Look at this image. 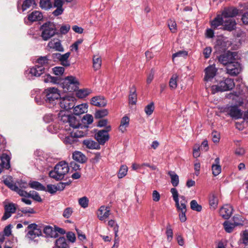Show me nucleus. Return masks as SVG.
Returning <instances> with one entry per match:
<instances>
[{
	"instance_id": "nucleus-1",
	"label": "nucleus",
	"mask_w": 248,
	"mask_h": 248,
	"mask_svg": "<svg viewBox=\"0 0 248 248\" xmlns=\"http://www.w3.org/2000/svg\"><path fill=\"white\" fill-rule=\"evenodd\" d=\"M3 182L9 188L17 193L20 196L31 198L38 202H41L42 201L38 193L35 191H31L28 193L24 190L20 189L13 183L10 179H5Z\"/></svg>"
},
{
	"instance_id": "nucleus-2",
	"label": "nucleus",
	"mask_w": 248,
	"mask_h": 248,
	"mask_svg": "<svg viewBox=\"0 0 248 248\" xmlns=\"http://www.w3.org/2000/svg\"><path fill=\"white\" fill-rule=\"evenodd\" d=\"M69 171V167L68 164L65 161H61L56 165L53 170L49 172V175L57 181L61 180Z\"/></svg>"
},
{
	"instance_id": "nucleus-3",
	"label": "nucleus",
	"mask_w": 248,
	"mask_h": 248,
	"mask_svg": "<svg viewBox=\"0 0 248 248\" xmlns=\"http://www.w3.org/2000/svg\"><path fill=\"white\" fill-rule=\"evenodd\" d=\"M41 36L43 40L47 41L57 33L55 24L51 22L44 23L40 27Z\"/></svg>"
},
{
	"instance_id": "nucleus-4",
	"label": "nucleus",
	"mask_w": 248,
	"mask_h": 248,
	"mask_svg": "<svg viewBox=\"0 0 248 248\" xmlns=\"http://www.w3.org/2000/svg\"><path fill=\"white\" fill-rule=\"evenodd\" d=\"M235 86L234 81L232 78H227L221 80L217 85L211 87L212 92L215 93L218 92H225L232 90Z\"/></svg>"
},
{
	"instance_id": "nucleus-5",
	"label": "nucleus",
	"mask_w": 248,
	"mask_h": 248,
	"mask_svg": "<svg viewBox=\"0 0 248 248\" xmlns=\"http://www.w3.org/2000/svg\"><path fill=\"white\" fill-rule=\"evenodd\" d=\"M78 80L73 76L67 77L62 82L63 88L69 92L76 91L78 88Z\"/></svg>"
},
{
	"instance_id": "nucleus-6",
	"label": "nucleus",
	"mask_w": 248,
	"mask_h": 248,
	"mask_svg": "<svg viewBox=\"0 0 248 248\" xmlns=\"http://www.w3.org/2000/svg\"><path fill=\"white\" fill-rule=\"evenodd\" d=\"M44 93L46 102L53 104L55 100L60 98L59 90L55 87H50L45 90Z\"/></svg>"
},
{
	"instance_id": "nucleus-7",
	"label": "nucleus",
	"mask_w": 248,
	"mask_h": 248,
	"mask_svg": "<svg viewBox=\"0 0 248 248\" xmlns=\"http://www.w3.org/2000/svg\"><path fill=\"white\" fill-rule=\"evenodd\" d=\"M28 231L26 235V237L31 241H35L34 239L37 237L42 235V231L38 228V225L35 223L29 224L25 232Z\"/></svg>"
},
{
	"instance_id": "nucleus-8",
	"label": "nucleus",
	"mask_w": 248,
	"mask_h": 248,
	"mask_svg": "<svg viewBox=\"0 0 248 248\" xmlns=\"http://www.w3.org/2000/svg\"><path fill=\"white\" fill-rule=\"evenodd\" d=\"M111 130L110 125L107 126L105 129L99 130L95 134V138L99 144L104 145L109 138L108 132Z\"/></svg>"
},
{
	"instance_id": "nucleus-9",
	"label": "nucleus",
	"mask_w": 248,
	"mask_h": 248,
	"mask_svg": "<svg viewBox=\"0 0 248 248\" xmlns=\"http://www.w3.org/2000/svg\"><path fill=\"white\" fill-rule=\"evenodd\" d=\"M76 98L71 96H66L62 98L60 97V106L61 108L69 110L74 108L75 105Z\"/></svg>"
},
{
	"instance_id": "nucleus-10",
	"label": "nucleus",
	"mask_w": 248,
	"mask_h": 248,
	"mask_svg": "<svg viewBox=\"0 0 248 248\" xmlns=\"http://www.w3.org/2000/svg\"><path fill=\"white\" fill-rule=\"evenodd\" d=\"M236 55L235 52L228 51L223 54H221L218 57V62L223 65L227 66L229 63L235 60V57Z\"/></svg>"
},
{
	"instance_id": "nucleus-11",
	"label": "nucleus",
	"mask_w": 248,
	"mask_h": 248,
	"mask_svg": "<svg viewBox=\"0 0 248 248\" xmlns=\"http://www.w3.org/2000/svg\"><path fill=\"white\" fill-rule=\"evenodd\" d=\"M223 111L235 119L241 118L243 115L241 110L236 105L228 106L224 108Z\"/></svg>"
},
{
	"instance_id": "nucleus-12",
	"label": "nucleus",
	"mask_w": 248,
	"mask_h": 248,
	"mask_svg": "<svg viewBox=\"0 0 248 248\" xmlns=\"http://www.w3.org/2000/svg\"><path fill=\"white\" fill-rule=\"evenodd\" d=\"M226 70L227 73L231 76H236L239 74L241 70V65L234 60L227 66Z\"/></svg>"
},
{
	"instance_id": "nucleus-13",
	"label": "nucleus",
	"mask_w": 248,
	"mask_h": 248,
	"mask_svg": "<svg viewBox=\"0 0 248 248\" xmlns=\"http://www.w3.org/2000/svg\"><path fill=\"white\" fill-rule=\"evenodd\" d=\"M36 5L34 0H24L22 4L20 3L19 1H17V8L20 12H24L27 9L32 6L34 8Z\"/></svg>"
},
{
	"instance_id": "nucleus-14",
	"label": "nucleus",
	"mask_w": 248,
	"mask_h": 248,
	"mask_svg": "<svg viewBox=\"0 0 248 248\" xmlns=\"http://www.w3.org/2000/svg\"><path fill=\"white\" fill-rule=\"evenodd\" d=\"M217 69L215 65H210L206 67L205 70L204 80L206 81H210L216 76Z\"/></svg>"
},
{
	"instance_id": "nucleus-15",
	"label": "nucleus",
	"mask_w": 248,
	"mask_h": 248,
	"mask_svg": "<svg viewBox=\"0 0 248 248\" xmlns=\"http://www.w3.org/2000/svg\"><path fill=\"white\" fill-rule=\"evenodd\" d=\"M48 56H40L36 61V65L40 68H44V71L48 69L51 62Z\"/></svg>"
},
{
	"instance_id": "nucleus-16",
	"label": "nucleus",
	"mask_w": 248,
	"mask_h": 248,
	"mask_svg": "<svg viewBox=\"0 0 248 248\" xmlns=\"http://www.w3.org/2000/svg\"><path fill=\"white\" fill-rule=\"evenodd\" d=\"M97 217L101 221H106L110 214L109 208L105 206H101L98 210Z\"/></svg>"
},
{
	"instance_id": "nucleus-17",
	"label": "nucleus",
	"mask_w": 248,
	"mask_h": 248,
	"mask_svg": "<svg viewBox=\"0 0 248 248\" xmlns=\"http://www.w3.org/2000/svg\"><path fill=\"white\" fill-rule=\"evenodd\" d=\"M16 204L13 203H9L5 206V213L2 217V220H6L9 218L12 214L15 213L16 210Z\"/></svg>"
},
{
	"instance_id": "nucleus-18",
	"label": "nucleus",
	"mask_w": 248,
	"mask_h": 248,
	"mask_svg": "<svg viewBox=\"0 0 248 248\" xmlns=\"http://www.w3.org/2000/svg\"><path fill=\"white\" fill-rule=\"evenodd\" d=\"M232 211L233 209L231 205L226 204L220 208L219 214L223 218L227 219L231 216Z\"/></svg>"
},
{
	"instance_id": "nucleus-19",
	"label": "nucleus",
	"mask_w": 248,
	"mask_h": 248,
	"mask_svg": "<svg viewBox=\"0 0 248 248\" xmlns=\"http://www.w3.org/2000/svg\"><path fill=\"white\" fill-rule=\"evenodd\" d=\"M238 10L233 7L226 8L222 11L221 15L224 19L232 18L238 14Z\"/></svg>"
},
{
	"instance_id": "nucleus-20",
	"label": "nucleus",
	"mask_w": 248,
	"mask_h": 248,
	"mask_svg": "<svg viewBox=\"0 0 248 248\" xmlns=\"http://www.w3.org/2000/svg\"><path fill=\"white\" fill-rule=\"evenodd\" d=\"M91 104L98 107H104L107 104V101L103 96L99 95L93 97Z\"/></svg>"
},
{
	"instance_id": "nucleus-21",
	"label": "nucleus",
	"mask_w": 248,
	"mask_h": 248,
	"mask_svg": "<svg viewBox=\"0 0 248 248\" xmlns=\"http://www.w3.org/2000/svg\"><path fill=\"white\" fill-rule=\"evenodd\" d=\"M45 72L44 71V68H40L36 65L30 68L28 71H26L27 74L29 75H30V77H38L44 73Z\"/></svg>"
},
{
	"instance_id": "nucleus-22",
	"label": "nucleus",
	"mask_w": 248,
	"mask_h": 248,
	"mask_svg": "<svg viewBox=\"0 0 248 248\" xmlns=\"http://www.w3.org/2000/svg\"><path fill=\"white\" fill-rule=\"evenodd\" d=\"M47 47L60 52H63L64 51L60 40L58 39H54L49 42L47 44Z\"/></svg>"
},
{
	"instance_id": "nucleus-23",
	"label": "nucleus",
	"mask_w": 248,
	"mask_h": 248,
	"mask_svg": "<svg viewBox=\"0 0 248 248\" xmlns=\"http://www.w3.org/2000/svg\"><path fill=\"white\" fill-rule=\"evenodd\" d=\"M236 21L233 18L225 19L223 24V29L228 31H232L235 29Z\"/></svg>"
},
{
	"instance_id": "nucleus-24",
	"label": "nucleus",
	"mask_w": 248,
	"mask_h": 248,
	"mask_svg": "<svg viewBox=\"0 0 248 248\" xmlns=\"http://www.w3.org/2000/svg\"><path fill=\"white\" fill-rule=\"evenodd\" d=\"M224 18L221 15H218L212 21H210V25L212 28L217 29L221 25L223 26Z\"/></svg>"
},
{
	"instance_id": "nucleus-25",
	"label": "nucleus",
	"mask_w": 248,
	"mask_h": 248,
	"mask_svg": "<svg viewBox=\"0 0 248 248\" xmlns=\"http://www.w3.org/2000/svg\"><path fill=\"white\" fill-rule=\"evenodd\" d=\"M72 157L74 160L80 163H84L87 160L86 156L82 153L78 151L73 153Z\"/></svg>"
},
{
	"instance_id": "nucleus-26",
	"label": "nucleus",
	"mask_w": 248,
	"mask_h": 248,
	"mask_svg": "<svg viewBox=\"0 0 248 248\" xmlns=\"http://www.w3.org/2000/svg\"><path fill=\"white\" fill-rule=\"evenodd\" d=\"M43 17V15L41 12L34 11L28 16V19L32 22L41 20Z\"/></svg>"
},
{
	"instance_id": "nucleus-27",
	"label": "nucleus",
	"mask_w": 248,
	"mask_h": 248,
	"mask_svg": "<svg viewBox=\"0 0 248 248\" xmlns=\"http://www.w3.org/2000/svg\"><path fill=\"white\" fill-rule=\"evenodd\" d=\"M73 113L76 115H79L87 111L88 106L86 104H81L74 107Z\"/></svg>"
},
{
	"instance_id": "nucleus-28",
	"label": "nucleus",
	"mask_w": 248,
	"mask_h": 248,
	"mask_svg": "<svg viewBox=\"0 0 248 248\" xmlns=\"http://www.w3.org/2000/svg\"><path fill=\"white\" fill-rule=\"evenodd\" d=\"M83 144L88 149H99L100 148V144L92 140H85L83 141Z\"/></svg>"
},
{
	"instance_id": "nucleus-29",
	"label": "nucleus",
	"mask_w": 248,
	"mask_h": 248,
	"mask_svg": "<svg viewBox=\"0 0 248 248\" xmlns=\"http://www.w3.org/2000/svg\"><path fill=\"white\" fill-rule=\"evenodd\" d=\"M220 159L217 157L215 160V164L212 165V173L214 176L218 175L221 171V168L219 165Z\"/></svg>"
},
{
	"instance_id": "nucleus-30",
	"label": "nucleus",
	"mask_w": 248,
	"mask_h": 248,
	"mask_svg": "<svg viewBox=\"0 0 248 248\" xmlns=\"http://www.w3.org/2000/svg\"><path fill=\"white\" fill-rule=\"evenodd\" d=\"M129 117L126 116H124L122 118L119 129L122 133L126 131V128L129 124Z\"/></svg>"
},
{
	"instance_id": "nucleus-31",
	"label": "nucleus",
	"mask_w": 248,
	"mask_h": 248,
	"mask_svg": "<svg viewBox=\"0 0 248 248\" xmlns=\"http://www.w3.org/2000/svg\"><path fill=\"white\" fill-rule=\"evenodd\" d=\"M68 242L64 237H60L55 241V246L57 248H69Z\"/></svg>"
},
{
	"instance_id": "nucleus-32",
	"label": "nucleus",
	"mask_w": 248,
	"mask_h": 248,
	"mask_svg": "<svg viewBox=\"0 0 248 248\" xmlns=\"http://www.w3.org/2000/svg\"><path fill=\"white\" fill-rule=\"evenodd\" d=\"M62 140L65 144H76L78 141V139L75 138L71 132L68 135L65 136L64 138H63Z\"/></svg>"
},
{
	"instance_id": "nucleus-33",
	"label": "nucleus",
	"mask_w": 248,
	"mask_h": 248,
	"mask_svg": "<svg viewBox=\"0 0 248 248\" xmlns=\"http://www.w3.org/2000/svg\"><path fill=\"white\" fill-rule=\"evenodd\" d=\"M136 94V89L135 86H133L130 91L129 95V103L132 105H135L136 103L137 97Z\"/></svg>"
},
{
	"instance_id": "nucleus-34",
	"label": "nucleus",
	"mask_w": 248,
	"mask_h": 248,
	"mask_svg": "<svg viewBox=\"0 0 248 248\" xmlns=\"http://www.w3.org/2000/svg\"><path fill=\"white\" fill-rule=\"evenodd\" d=\"M1 164L4 168L8 169L10 167V157L6 154H2L1 156Z\"/></svg>"
},
{
	"instance_id": "nucleus-35",
	"label": "nucleus",
	"mask_w": 248,
	"mask_h": 248,
	"mask_svg": "<svg viewBox=\"0 0 248 248\" xmlns=\"http://www.w3.org/2000/svg\"><path fill=\"white\" fill-rule=\"evenodd\" d=\"M44 233L48 237L56 238L57 235L54 228L49 226H46L44 228Z\"/></svg>"
},
{
	"instance_id": "nucleus-36",
	"label": "nucleus",
	"mask_w": 248,
	"mask_h": 248,
	"mask_svg": "<svg viewBox=\"0 0 248 248\" xmlns=\"http://www.w3.org/2000/svg\"><path fill=\"white\" fill-rule=\"evenodd\" d=\"M168 174L170 177L171 183L172 186L174 187L177 186L179 182L178 175L175 172L172 171H169Z\"/></svg>"
},
{
	"instance_id": "nucleus-37",
	"label": "nucleus",
	"mask_w": 248,
	"mask_h": 248,
	"mask_svg": "<svg viewBox=\"0 0 248 248\" xmlns=\"http://www.w3.org/2000/svg\"><path fill=\"white\" fill-rule=\"evenodd\" d=\"M92 93V90L89 89H82L77 91L76 95L79 98H83L89 95Z\"/></svg>"
},
{
	"instance_id": "nucleus-38",
	"label": "nucleus",
	"mask_w": 248,
	"mask_h": 248,
	"mask_svg": "<svg viewBox=\"0 0 248 248\" xmlns=\"http://www.w3.org/2000/svg\"><path fill=\"white\" fill-rule=\"evenodd\" d=\"M29 185L31 188L38 190H46V187L37 181H30Z\"/></svg>"
},
{
	"instance_id": "nucleus-39",
	"label": "nucleus",
	"mask_w": 248,
	"mask_h": 248,
	"mask_svg": "<svg viewBox=\"0 0 248 248\" xmlns=\"http://www.w3.org/2000/svg\"><path fill=\"white\" fill-rule=\"evenodd\" d=\"M175 206L177 208V211L179 213V217L180 221L182 222H185L186 220V213L187 211L186 208H180L179 205L178 206V205H176Z\"/></svg>"
},
{
	"instance_id": "nucleus-40",
	"label": "nucleus",
	"mask_w": 248,
	"mask_h": 248,
	"mask_svg": "<svg viewBox=\"0 0 248 248\" xmlns=\"http://www.w3.org/2000/svg\"><path fill=\"white\" fill-rule=\"evenodd\" d=\"M70 55V52H67L64 54H60V61L63 66H68L70 65V62L68 61V59Z\"/></svg>"
},
{
	"instance_id": "nucleus-41",
	"label": "nucleus",
	"mask_w": 248,
	"mask_h": 248,
	"mask_svg": "<svg viewBox=\"0 0 248 248\" xmlns=\"http://www.w3.org/2000/svg\"><path fill=\"white\" fill-rule=\"evenodd\" d=\"M68 124L74 129L76 128H79L81 124L79 122L75 117L71 116Z\"/></svg>"
},
{
	"instance_id": "nucleus-42",
	"label": "nucleus",
	"mask_w": 248,
	"mask_h": 248,
	"mask_svg": "<svg viewBox=\"0 0 248 248\" xmlns=\"http://www.w3.org/2000/svg\"><path fill=\"white\" fill-rule=\"evenodd\" d=\"M209 205L213 209H216L218 205V198L217 196L214 194H212L209 198Z\"/></svg>"
},
{
	"instance_id": "nucleus-43",
	"label": "nucleus",
	"mask_w": 248,
	"mask_h": 248,
	"mask_svg": "<svg viewBox=\"0 0 248 248\" xmlns=\"http://www.w3.org/2000/svg\"><path fill=\"white\" fill-rule=\"evenodd\" d=\"M93 67L94 70L99 69L102 64L101 58L98 56H94L93 59Z\"/></svg>"
},
{
	"instance_id": "nucleus-44",
	"label": "nucleus",
	"mask_w": 248,
	"mask_h": 248,
	"mask_svg": "<svg viewBox=\"0 0 248 248\" xmlns=\"http://www.w3.org/2000/svg\"><path fill=\"white\" fill-rule=\"evenodd\" d=\"M40 7L45 10H48L52 7V3L50 0H40Z\"/></svg>"
},
{
	"instance_id": "nucleus-45",
	"label": "nucleus",
	"mask_w": 248,
	"mask_h": 248,
	"mask_svg": "<svg viewBox=\"0 0 248 248\" xmlns=\"http://www.w3.org/2000/svg\"><path fill=\"white\" fill-rule=\"evenodd\" d=\"M127 171L128 167L124 165H122L117 174L118 177L120 179L124 177L127 174Z\"/></svg>"
},
{
	"instance_id": "nucleus-46",
	"label": "nucleus",
	"mask_w": 248,
	"mask_h": 248,
	"mask_svg": "<svg viewBox=\"0 0 248 248\" xmlns=\"http://www.w3.org/2000/svg\"><path fill=\"white\" fill-rule=\"evenodd\" d=\"M71 132L77 139L78 138L83 137L86 134L85 132L79 130V128H74Z\"/></svg>"
},
{
	"instance_id": "nucleus-47",
	"label": "nucleus",
	"mask_w": 248,
	"mask_h": 248,
	"mask_svg": "<svg viewBox=\"0 0 248 248\" xmlns=\"http://www.w3.org/2000/svg\"><path fill=\"white\" fill-rule=\"evenodd\" d=\"M167 23L169 29L171 32L175 33L177 31V24L175 21L173 19H170L168 21Z\"/></svg>"
},
{
	"instance_id": "nucleus-48",
	"label": "nucleus",
	"mask_w": 248,
	"mask_h": 248,
	"mask_svg": "<svg viewBox=\"0 0 248 248\" xmlns=\"http://www.w3.org/2000/svg\"><path fill=\"white\" fill-rule=\"evenodd\" d=\"M223 226L225 231L228 233L232 232L235 227V225L233 223H230L227 221H226L223 223Z\"/></svg>"
},
{
	"instance_id": "nucleus-49",
	"label": "nucleus",
	"mask_w": 248,
	"mask_h": 248,
	"mask_svg": "<svg viewBox=\"0 0 248 248\" xmlns=\"http://www.w3.org/2000/svg\"><path fill=\"white\" fill-rule=\"evenodd\" d=\"M177 78L178 76L176 75H173L170 79L169 82V86L171 89L174 90L177 87Z\"/></svg>"
},
{
	"instance_id": "nucleus-50",
	"label": "nucleus",
	"mask_w": 248,
	"mask_h": 248,
	"mask_svg": "<svg viewBox=\"0 0 248 248\" xmlns=\"http://www.w3.org/2000/svg\"><path fill=\"white\" fill-rule=\"evenodd\" d=\"M233 223L235 226H242L244 221L242 217L240 215H235L232 217Z\"/></svg>"
},
{
	"instance_id": "nucleus-51",
	"label": "nucleus",
	"mask_w": 248,
	"mask_h": 248,
	"mask_svg": "<svg viewBox=\"0 0 248 248\" xmlns=\"http://www.w3.org/2000/svg\"><path fill=\"white\" fill-rule=\"evenodd\" d=\"M108 113V110L107 109H103L97 110L95 113V118L96 119H100L107 115Z\"/></svg>"
},
{
	"instance_id": "nucleus-52",
	"label": "nucleus",
	"mask_w": 248,
	"mask_h": 248,
	"mask_svg": "<svg viewBox=\"0 0 248 248\" xmlns=\"http://www.w3.org/2000/svg\"><path fill=\"white\" fill-rule=\"evenodd\" d=\"M166 234L168 241L170 242L173 238V231L170 224H168L166 227Z\"/></svg>"
},
{
	"instance_id": "nucleus-53",
	"label": "nucleus",
	"mask_w": 248,
	"mask_h": 248,
	"mask_svg": "<svg viewBox=\"0 0 248 248\" xmlns=\"http://www.w3.org/2000/svg\"><path fill=\"white\" fill-rule=\"evenodd\" d=\"M190 208L192 210L197 212L201 211L202 207L199 204L196 200H192L190 202Z\"/></svg>"
},
{
	"instance_id": "nucleus-54",
	"label": "nucleus",
	"mask_w": 248,
	"mask_h": 248,
	"mask_svg": "<svg viewBox=\"0 0 248 248\" xmlns=\"http://www.w3.org/2000/svg\"><path fill=\"white\" fill-rule=\"evenodd\" d=\"M63 112H64L63 111H61L59 113V119L63 123L68 124L71 116L69 115H65V114H63Z\"/></svg>"
},
{
	"instance_id": "nucleus-55",
	"label": "nucleus",
	"mask_w": 248,
	"mask_h": 248,
	"mask_svg": "<svg viewBox=\"0 0 248 248\" xmlns=\"http://www.w3.org/2000/svg\"><path fill=\"white\" fill-rule=\"evenodd\" d=\"M154 109V104L153 102H151L145 107L144 111L147 115H150L153 112Z\"/></svg>"
},
{
	"instance_id": "nucleus-56",
	"label": "nucleus",
	"mask_w": 248,
	"mask_h": 248,
	"mask_svg": "<svg viewBox=\"0 0 248 248\" xmlns=\"http://www.w3.org/2000/svg\"><path fill=\"white\" fill-rule=\"evenodd\" d=\"M79 204L83 208L88 206L89 200L86 197H83L78 199Z\"/></svg>"
},
{
	"instance_id": "nucleus-57",
	"label": "nucleus",
	"mask_w": 248,
	"mask_h": 248,
	"mask_svg": "<svg viewBox=\"0 0 248 248\" xmlns=\"http://www.w3.org/2000/svg\"><path fill=\"white\" fill-rule=\"evenodd\" d=\"M7 179H10L11 178H7ZM13 183L16 185V186H17L19 189L21 190H23V189L27 188L28 186H29V184L26 183V182H23L22 181H20L19 182H17V183H14L12 180H11Z\"/></svg>"
},
{
	"instance_id": "nucleus-58",
	"label": "nucleus",
	"mask_w": 248,
	"mask_h": 248,
	"mask_svg": "<svg viewBox=\"0 0 248 248\" xmlns=\"http://www.w3.org/2000/svg\"><path fill=\"white\" fill-rule=\"evenodd\" d=\"M170 192L172 194L173 199L175 202V205H178L179 194L177 189L175 188H171L170 189Z\"/></svg>"
},
{
	"instance_id": "nucleus-59",
	"label": "nucleus",
	"mask_w": 248,
	"mask_h": 248,
	"mask_svg": "<svg viewBox=\"0 0 248 248\" xmlns=\"http://www.w3.org/2000/svg\"><path fill=\"white\" fill-rule=\"evenodd\" d=\"M82 120L84 124H90L93 123V119L92 115L86 114L83 116Z\"/></svg>"
},
{
	"instance_id": "nucleus-60",
	"label": "nucleus",
	"mask_w": 248,
	"mask_h": 248,
	"mask_svg": "<svg viewBox=\"0 0 248 248\" xmlns=\"http://www.w3.org/2000/svg\"><path fill=\"white\" fill-rule=\"evenodd\" d=\"M58 78L54 77H52L49 75H47L43 79L45 82H52L56 83L57 82Z\"/></svg>"
},
{
	"instance_id": "nucleus-61",
	"label": "nucleus",
	"mask_w": 248,
	"mask_h": 248,
	"mask_svg": "<svg viewBox=\"0 0 248 248\" xmlns=\"http://www.w3.org/2000/svg\"><path fill=\"white\" fill-rule=\"evenodd\" d=\"M180 198L181 199L180 202H179V200H178L179 207H180V208H186L187 201L186 200V197L184 196H180Z\"/></svg>"
},
{
	"instance_id": "nucleus-62",
	"label": "nucleus",
	"mask_w": 248,
	"mask_h": 248,
	"mask_svg": "<svg viewBox=\"0 0 248 248\" xmlns=\"http://www.w3.org/2000/svg\"><path fill=\"white\" fill-rule=\"evenodd\" d=\"M53 71L55 75L61 76L64 71V68L63 67L56 66L53 68Z\"/></svg>"
},
{
	"instance_id": "nucleus-63",
	"label": "nucleus",
	"mask_w": 248,
	"mask_h": 248,
	"mask_svg": "<svg viewBox=\"0 0 248 248\" xmlns=\"http://www.w3.org/2000/svg\"><path fill=\"white\" fill-rule=\"evenodd\" d=\"M73 213V209L71 207H67L64 209L63 212V216L66 218H68L72 215Z\"/></svg>"
},
{
	"instance_id": "nucleus-64",
	"label": "nucleus",
	"mask_w": 248,
	"mask_h": 248,
	"mask_svg": "<svg viewBox=\"0 0 248 248\" xmlns=\"http://www.w3.org/2000/svg\"><path fill=\"white\" fill-rule=\"evenodd\" d=\"M242 243L244 245L243 248H248V232H245L242 236Z\"/></svg>"
}]
</instances>
